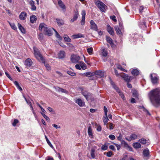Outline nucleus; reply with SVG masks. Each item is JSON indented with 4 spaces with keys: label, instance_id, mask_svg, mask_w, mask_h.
Masks as SVG:
<instances>
[{
    "label": "nucleus",
    "instance_id": "1",
    "mask_svg": "<svg viewBox=\"0 0 160 160\" xmlns=\"http://www.w3.org/2000/svg\"><path fill=\"white\" fill-rule=\"evenodd\" d=\"M152 103L154 105H160V90L158 89L151 90L148 94Z\"/></svg>",
    "mask_w": 160,
    "mask_h": 160
},
{
    "label": "nucleus",
    "instance_id": "2",
    "mask_svg": "<svg viewBox=\"0 0 160 160\" xmlns=\"http://www.w3.org/2000/svg\"><path fill=\"white\" fill-rule=\"evenodd\" d=\"M95 4L98 9L102 12H105L108 9L107 6L103 2L98 0L95 2Z\"/></svg>",
    "mask_w": 160,
    "mask_h": 160
},
{
    "label": "nucleus",
    "instance_id": "3",
    "mask_svg": "<svg viewBox=\"0 0 160 160\" xmlns=\"http://www.w3.org/2000/svg\"><path fill=\"white\" fill-rule=\"evenodd\" d=\"M34 56L37 59L40 61L44 62V59L38 49L36 47H33Z\"/></svg>",
    "mask_w": 160,
    "mask_h": 160
},
{
    "label": "nucleus",
    "instance_id": "4",
    "mask_svg": "<svg viewBox=\"0 0 160 160\" xmlns=\"http://www.w3.org/2000/svg\"><path fill=\"white\" fill-rule=\"evenodd\" d=\"M115 29L117 33L120 35H122V34L123 27L122 25L119 23V26H116L115 27Z\"/></svg>",
    "mask_w": 160,
    "mask_h": 160
},
{
    "label": "nucleus",
    "instance_id": "5",
    "mask_svg": "<svg viewBox=\"0 0 160 160\" xmlns=\"http://www.w3.org/2000/svg\"><path fill=\"white\" fill-rule=\"evenodd\" d=\"M142 157L144 159H147L150 157L149 151L148 148L142 149Z\"/></svg>",
    "mask_w": 160,
    "mask_h": 160
},
{
    "label": "nucleus",
    "instance_id": "6",
    "mask_svg": "<svg viewBox=\"0 0 160 160\" xmlns=\"http://www.w3.org/2000/svg\"><path fill=\"white\" fill-rule=\"evenodd\" d=\"M152 83L155 84L158 82V76L155 73L151 74L150 75Z\"/></svg>",
    "mask_w": 160,
    "mask_h": 160
},
{
    "label": "nucleus",
    "instance_id": "7",
    "mask_svg": "<svg viewBox=\"0 0 160 160\" xmlns=\"http://www.w3.org/2000/svg\"><path fill=\"white\" fill-rule=\"evenodd\" d=\"M120 76L127 82H129L132 79L131 76H128L127 74L124 73L121 74Z\"/></svg>",
    "mask_w": 160,
    "mask_h": 160
},
{
    "label": "nucleus",
    "instance_id": "8",
    "mask_svg": "<svg viewBox=\"0 0 160 160\" xmlns=\"http://www.w3.org/2000/svg\"><path fill=\"white\" fill-rule=\"evenodd\" d=\"M80 59V57L77 55H72L71 57V60L72 63L78 62Z\"/></svg>",
    "mask_w": 160,
    "mask_h": 160
},
{
    "label": "nucleus",
    "instance_id": "9",
    "mask_svg": "<svg viewBox=\"0 0 160 160\" xmlns=\"http://www.w3.org/2000/svg\"><path fill=\"white\" fill-rule=\"evenodd\" d=\"M141 144L144 145L145 146H147L150 144V141L149 139H146L142 138L141 139Z\"/></svg>",
    "mask_w": 160,
    "mask_h": 160
},
{
    "label": "nucleus",
    "instance_id": "10",
    "mask_svg": "<svg viewBox=\"0 0 160 160\" xmlns=\"http://www.w3.org/2000/svg\"><path fill=\"white\" fill-rule=\"evenodd\" d=\"M82 93L88 101L91 98V94L87 91H83L82 92Z\"/></svg>",
    "mask_w": 160,
    "mask_h": 160
},
{
    "label": "nucleus",
    "instance_id": "11",
    "mask_svg": "<svg viewBox=\"0 0 160 160\" xmlns=\"http://www.w3.org/2000/svg\"><path fill=\"white\" fill-rule=\"evenodd\" d=\"M137 138V135L135 134H132L130 136L125 137V139L128 141H131L136 139Z\"/></svg>",
    "mask_w": 160,
    "mask_h": 160
},
{
    "label": "nucleus",
    "instance_id": "12",
    "mask_svg": "<svg viewBox=\"0 0 160 160\" xmlns=\"http://www.w3.org/2000/svg\"><path fill=\"white\" fill-rule=\"evenodd\" d=\"M90 28L94 31H98V27L93 20H91L90 22Z\"/></svg>",
    "mask_w": 160,
    "mask_h": 160
},
{
    "label": "nucleus",
    "instance_id": "13",
    "mask_svg": "<svg viewBox=\"0 0 160 160\" xmlns=\"http://www.w3.org/2000/svg\"><path fill=\"white\" fill-rule=\"evenodd\" d=\"M79 16V13L78 10H76L74 11V14L73 15V18L70 20V22L71 23L74 22L76 21L78 19Z\"/></svg>",
    "mask_w": 160,
    "mask_h": 160
},
{
    "label": "nucleus",
    "instance_id": "14",
    "mask_svg": "<svg viewBox=\"0 0 160 160\" xmlns=\"http://www.w3.org/2000/svg\"><path fill=\"white\" fill-rule=\"evenodd\" d=\"M32 64V62L31 60L28 58L26 60H25L24 64L27 68H28L31 67Z\"/></svg>",
    "mask_w": 160,
    "mask_h": 160
},
{
    "label": "nucleus",
    "instance_id": "15",
    "mask_svg": "<svg viewBox=\"0 0 160 160\" xmlns=\"http://www.w3.org/2000/svg\"><path fill=\"white\" fill-rule=\"evenodd\" d=\"M75 102L81 107L85 106V102L80 98L78 99L75 101Z\"/></svg>",
    "mask_w": 160,
    "mask_h": 160
},
{
    "label": "nucleus",
    "instance_id": "16",
    "mask_svg": "<svg viewBox=\"0 0 160 160\" xmlns=\"http://www.w3.org/2000/svg\"><path fill=\"white\" fill-rule=\"evenodd\" d=\"M113 88L116 90L119 95L121 96L122 99H124V98H125L123 94L122 93V92L119 90V88L115 85H113Z\"/></svg>",
    "mask_w": 160,
    "mask_h": 160
},
{
    "label": "nucleus",
    "instance_id": "17",
    "mask_svg": "<svg viewBox=\"0 0 160 160\" xmlns=\"http://www.w3.org/2000/svg\"><path fill=\"white\" fill-rule=\"evenodd\" d=\"M43 31L46 33V34L49 36L51 35L52 34L51 29L50 28L47 27V26L46 28H44V29L43 30Z\"/></svg>",
    "mask_w": 160,
    "mask_h": 160
},
{
    "label": "nucleus",
    "instance_id": "18",
    "mask_svg": "<svg viewBox=\"0 0 160 160\" xmlns=\"http://www.w3.org/2000/svg\"><path fill=\"white\" fill-rule=\"evenodd\" d=\"M27 16V13L25 12H22L19 15V18L20 20H24L26 19Z\"/></svg>",
    "mask_w": 160,
    "mask_h": 160
},
{
    "label": "nucleus",
    "instance_id": "19",
    "mask_svg": "<svg viewBox=\"0 0 160 160\" xmlns=\"http://www.w3.org/2000/svg\"><path fill=\"white\" fill-rule=\"evenodd\" d=\"M107 30L108 32L111 35L113 36L114 34V32L113 29V28H112L108 24L107 25Z\"/></svg>",
    "mask_w": 160,
    "mask_h": 160
},
{
    "label": "nucleus",
    "instance_id": "20",
    "mask_svg": "<svg viewBox=\"0 0 160 160\" xmlns=\"http://www.w3.org/2000/svg\"><path fill=\"white\" fill-rule=\"evenodd\" d=\"M58 4L59 6L63 10H66V6L63 2L61 0H59L58 2Z\"/></svg>",
    "mask_w": 160,
    "mask_h": 160
},
{
    "label": "nucleus",
    "instance_id": "21",
    "mask_svg": "<svg viewBox=\"0 0 160 160\" xmlns=\"http://www.w3.org/2000/svg\"><path fill=\"white\" fill-rule=\"evenodd\" d=\"M83 74L85 75L86 76L89 77V79H93L92 78V77L94 75V72H88L84 73Z\"/></svg>",
    "mask_w": 160,
    "mask_h": 160
},
{
    "label": "nucleus",
    "instance_id": "22",
    "mask_svg": "<svg viewBox=\"0 0 160 160\" xmlns=\"http://www.w3.org/2000/svg\"><path fill=\"white\" fill-rule=\"evenodd\" d=\"M94 75H97L100 76V77H102L104 76V73L102 71H97L94 72Z\"/></svg>",
    "mask_w": 160,
    "mask_h": 160
},
{
    "label": "nucleus",
    "instance_id": "23",
    "mask_svg": "<svg viewBox=\"0 0 160 160\" xmlns=\"http://www.w3.org/2000/svg\"><path fill=\"white\" fill-rule=\"evenodd\" d=\"M72 37L74 39L80 38H84V35L82 34L81 33H78L76 34L73 35Z\"/></svg>",
    "mask_w": 160,
    "mask_h": 160
},
{
    "label": "nucleus",
    "instance_id": "24",
    "mask_svg": "<svg viewBox=\"0 0 160 160\" xmlns=\"http://www.w3.org/2000/svg\"><path fill=\"white\" fill-rule=\"evenodd\" d=\"M29 4L31 7V9L32 10H35L36 8V7L34 5V2L32 1L31 0L29 1Z\"/></svg>",
    "mask_w": 160,
    "mask_h": 160
},
{
    "label": "nucleus",
    "instance_id": "25",
    "mask_svg": "<svg viewBox=\"0 0 160 160\" xmlns=\"http://www.w3.org/2000/svg\"><path fill=\"white\" fill-rule=\"evenodd\" d=\"M88 134L91 138H92L93 136V135L92 134V129L91 128V127H89L88 131Z\"/></svg>",
    "mask_w": 160,
    "mask_h": 160
},
{
    "label": "nucleus",
    "instance_id": "26",
    "mask_svg": "<svg viewBox=\"0 0 160 160\" xmlns=\"http://www.w3.org/2000/svg\"><path fill=\"white\" fill-rule=\"evenodd\" d=\"M65 53L64 51H60L58 55V58H62L65 57Z\"/></svg>",
    "mask_w": 160,
    "mask_h": 160
},
{
    "label": "nucleus",
    "instance_id": "27",
    "mask_svg": "<svg viewBox=\"0 0 160 160\" xmlns=\"http://www.w3.org/2000/svg\"><path fill=\"white\" fill-rule=\"evenodd\" d=\"M37 18L34 15H32L30 17V22L32 23H34L37 20Z\"/></svg>",
    "mask_w": 160,
    "mask_h": 160
},
{
    "label": "nucleus",
    "instance_id": "28",
    "mask_svg": "<svg viewBox=\"0 0 160 160\" xmlns=\"http://www.w3.org/2000/svg\"><path fill=\"white\" fill-rule=\"evenodd\" d=\"M139 71L136 69L132 70L131 72L132 74L134 76H137L139 74Z\"/></svg>",
    "mask_w": 160,
    "mask_h": 160
},
{
    "label": "nucleus",
    "instance_id": "29",
    "mask_svg": "<svg viewBox=\"0 0 160 160\" xmlns=\"http://www.w3.org/2000/svg\"><path fill=\"white\" fill-rule=\"evenodd\" d=\"M78 63L83 70H85L87 68V67L86 65L83 62H80Z\"/></svg>",
    "mask_w": 160,
    "mask_h": 160
},
{
    "label": "nucleus",
    "instance_id": "30",
    "mask_svg": "<svg viewBox=\"0 0 160 160\" xmlns=\"http://www.w3.org/2000/svg\"><path fill=\"white\" fill-rule=\"evenodd\" d=\"M141 110H142V111H143L146 115H150V114L146 108H145L143 106H142V107L141 106Z\"/></svg>",
    "mask_w": 160,
    "mask_h": 160
},
{
    "label": "nucleus",
    "instance_id": "31",
    "mask_svg": "<svg viewBox=\"0 0 160 160\" xmlns=\"http://www.w3.org/2000/svg\"><path fill=\"white\" fill-rule=\"evenodd\" d=\"M47 25L44 23H42L40 24L39 27V29L40 30H43L44 29V28H46Z\"/></svg>",
    "mask_w": 160,
    "mask_h": 160
},
{
    "label": "nucleus",
    "instance_id": "32",
    "mask_svg": "<svg viewBox=\"0 0 160 160\" xmlns=\"http://www.w3.org/2000/svg\"><path fill=\"white\" fill-rule=\"evenodd\" d=\"M18 28L19 29L22 33H25V30L24 28L22 27L21 24L18 23Z\"/></svg>",
    "mask_w": 160,
    "mask_h": 160
},
{
    "label": "nucleus",
    "instance_id": "33",
    "mask_svg": "<svg viewBox=\"0 0 160 160\" xmlns=\"http://www.w3.org/2000/svg\"><path fill=\"white\" fill-rule=\"evenodd\" d=\"M64 39L65 41L67 42H70L71 41V39L66 34L64 35Z\"/></svg>",
    "mask_w": 160,
    "mask_h": 160
},
{
    "label": "nucleus",
    "instance_id": "34",
    "mask_svg": "<svg viewBox=\"0 0 160 160\" xmlns=\"http://www.w3.org/2000/svg\"><path fill=\"white\" fill-rule=\"evenodd\" d=\"M132 146L136 149L138 148H140V143L138 142H134L133 143Z\"/></svg>",
    "mask_w": 160,
    "mask_h": 160
},
{
    "label": "nucleus",
    "instance_id": "35",
    "mask_svg": "<svg viewBox=\"0 0 160 160\" xmlns=\"http://www.w3.org/2000/svg\"><path fill=\"white\" fill-rule=\"evenodd\" d=\"M14 83L16 86L17 88L20 91H22V88L20 86L18 83L16 81L14 82Z\"/></svg>",
    "mask_w": 160,
    "mask_h": 160
},
{
    "label": "nucleus",
    "instance_id": "36",
    "mask_svg": "<svg viewBox=\"0 0 160 160\" xmlns=\"http://www.w3.org/2000/svg\"><path fill=\"white\" fill-rule=\"evenodd\" d=\"M109 120L108 116H105L103 117V120L104 125H106L107 124L108 121Z\"/></svg>",
    "mask_w": 160,
    "mask_h": 160
},
{
    "label": "nucleus",
    "instance_id": "37",
    "mask_svg": "<svg viewBox=\"0 0 160 160\" xmlns=\"http://www.w3.org/2000/svg\"><path fill=\"white\" fill-rule=\"evenodd\" d=\"M95 152V150L94 149H92L91 151V156L92 158H95V156L94 152Z\"/></svg>",
    "mask_w": 160,
    "mask_h": 160
},
{
    "label": "nucleus",
    "instance_id": "38",
    "mask_svg": "<svg viewBox=\"0 0 160 160\" xmlns=\"http://www.w3.org/2000/svg\"><path fill=\"white\" fill-rule=\"evenodd\" d=\"M45 138L46 139V140L47 141V142L48 144L51 147L52 149H54V148L52 145V144L48 139L47 137L45 135Z\"/></svg>",
    "mask_w": 160,
    "mask_h": 160
},
{
    "label": "nucleus",
    "instance_id": "39",
    "mask_svg": "<svg viewBox=\"0 0 160 160\" xmlns=\"http://www.w3.org/2000/svg\"><path fill=\"white\" fill-rule=\"evenodd\" d=\"M54 30L55 32V36L56 37L58 38L59 40H62V37L60 36L58 32L56 30L54 29Z\"/></svg>",
    "mask_w": 160,
    "mask_h": 160
},
{
    "label": "nucleus",
    "instance_id": "40",
    "mask_svg": "<svg viewBox=\"0 0 160 160\" xmlns=\"http://www.w3.org/2000/svg\"><path fill=\"white\" fill-rule=\"evenodd\" d=\"M108 54V52L105 49H103L102 50V55L103 57H106Z\"/></svg>",
    "mask_w": 160,
    "mask_h": 160
},
{
    "label": "nucleus",
    "instance_id": "41",
    "mask_svg": "<svg viewBox=\"0 0 160 160\" xmlns=\"http://www.w3.org/2000/svg\"><path fill=\"white\" fill-rule=\"evenodd\" d=\"M132 96L136 98H138V95L137 91L134 90L133 91Z\"/></svg>",
    "mask_w": 160,
    "mask_h": 160
},
{
    "label": "nucleus",
    "instance_id": "42",
    "mask_svg": "<svg viewBox=\"0 0 160 160\" xmlns=\"http://www.w3.org/2000/svg\"><path fill=\"white\" fill-rule=\"evenodd\" d=\"M57 21L58 24L59 26L62 25L64 23L63 21L62 20L59 19H57Z\"/></svg>",
    "mask_w": 160,
    "mask_h": 160
},
{
    "label": "nucleus",
    "instance_id": "43",
    "mask_svg": "<svg viewBox=\"0 0 160 160\" xmlns=\"http://www.w3.org/2000/svg\"><path fill=\"white\" fill-rule=\"evenodd\" d=\"M9 24L11 27V28L14 30H16L17 29V28L15 26V24L13 23H10L9 22Z\"/></svg>",
    "mask_w": 160,
    "mask_h": 160
},
{
    "label": "nucleus",
    "instance_id": "44",
    "mask_svg": "<svg viewBox=\"0 0 160 160\" xmlns=\"http://www.w3.org/2000/svg\"><path fill=\"white\" fill-rule=\"evenodd\" d=\"M121 144L123 145L125 147L127 148L129 146L128 143L123 140L121 141Z\"/></svg>",
    "mask_w": 160,
    "mask_h": 160
},
{
    "label": "nucleus",
    "instance_id": "45",
    "mask_svg": "<svg viewBox=\"0 0 160 160\" xmlns=\"http://www.w3.org/2000/svg\"><path fill=\"white\" fill-rule=\"evenodd\" d=\"M87 51L89 54H91L93 51V48L92 47L88 48L87 49Z\"/></svg>",
    "mask_w": 160,
    "mask_h": 160
},
{
    "label": "nucleus",
    "instance_id": "46",
    "mask_svg": "<svg viewBox=\"0 0 160 160\" xmlns=\"http://www.w3.org/2000/svg\"><path fill=\"white\" fill-rule=\"evenodd\" d=\"M108 148V146L106 145V144H105L103 145H102L101 148V149L102 150H106Z\"/></svg>",
    "mask_w": 160,
    "mask_h": 160
},
{
    "label": "nucleus",
    "instance_id": "47",
    "mask_svg": "<svg viewBox=\"0 0 160 160\" xmlns=\"http://www.w3.org/2000/svg\"><path fill=\"white\" fill-rule=\"evenodd\" d=\"M41 113L47 121H50L49 118L45 114L43 113V112H41Z\"/></svg>",
    "mask_w": 160,
    "mask_h": 160
},
{
    "label": "nucleus",
    "instance_id": "48",
    "mask_svg": "<svg viewBox=\"0 0 160 160\" xmlns=\"http://www.w3.org/2000/svg\"><path fill=\"white\" fill-rule=\"evenodd\" d=\"M67 73L69 75L72 76H74L76 75V73H75L71 71H67Z\"/></svg>",
    "mask_w": 160,
    "mask_h": 160
},
{
    "label": "nucleus",
    "instance_id": "49",
    "mask_svg": "<svg viewBox=\"0 0 160 160\" xmlns=\"http://www.w3.org/2000/svg\"><path fill=\"white\" fill-rule=\"evenodd\" d=\"M106 40L107 42L109 43L113 42V40L109 37H106Z\"/></svg>",
    "mask_w": 160,
    "mask_h": 160
},
{
    "label": "nucleus",
    "instance_id": "50",
    "mask_svg": "<svg viewBox=\"0 0 160 160\" xmlns=\"http://www.w3.org/2000/svg\"><path fill=\"white\" fill-rule=\"evenodd\" d=\"M117 68L118 69H120V70H121L122 71H124V72H127V70H126L125 69H124L122 67V66L121 65H118V66Z\"/></svg>",
    "mask_w": 160,
    "mask_h": 160
},
{
    "label": "nucleus",
    "instance_id": "51",
    "mask_svg": "<svg viewBox=\"0 0 160 160\" xmlns=\"http://www.w3.org/2000/svg\"><path fill=\"white\" fill-rule=\"evenodd\" d=\"M19 122V121L17 119H15L14 120V121L13 123H12V125L15 127L16 126L17 124Z\"/></svg>",
    "mask_w": 160,
    "mask_h": 160
},
{
    "label": "nucleus",
    "instance_id": "52",
    "mask_svg": "<svg viewBox=\"0 0 160 160\" xmlns=\"http://www.w3.org/2000/svg\"><path fill=\"white\" fill-rule=\"evenodd\" d=\"M58 91L59 92H64L65 93H67L68 92V91L66 90L59 88Z\"/></svg>",
    "mask_w": 160,
    "mask_h": 160
},
{
    "label": "nucleus",
    "instance_id": "53",
    "mask_svg": "<svg viewBox=\"0 0 160 160\" xmlns=\"http://www.w3.org/2000/svg\"><path fill=\"white\" fill-rule=\"evenodd\" d=\"M112 155V152L111 151H109L107 153L106 156L108 157H110Z\"/></svg>",
    "mask_w": 160,
    "mask_h": 160
},
{
    "label": "nucleus",
    "instance_id": "54",
    "mask_svg": "<svg viewBox=\"0 0 160 160\" xmlns=\"http://www.w3.org/2000/svg\"><path fill=\"white\" fill-rule=\"evenodd\" d=\"M85 17H82V20L81 21V24L83 25L85 24Z\"/></svg>",
    "mask_w": 160,
    "mask_h": 160
},
{
    "label": "nucleus",
    "instance_id": "55",
    "mask_svg": "<svg viewBox=\"0 0 160 160\" xmlns=\"http://www.w3.org/2000/svg\"><path fill=\"white\" fill-rule=\"evenodd\" d=\"M108 137L109 138H110L112 140H114L115 138V137L114 135H110Z\"/></svg>",
    "mask_w": 160,
    "mask_h": 160
},
{
    "label": "nucleus",
    "instance_id": "56",
    "mask_svg": "<svg viewBox=\"0 0 160 160\" xmlns=\"http://www.w3.org/2000/svg\"><path fill=\"white\" fill-rule=\"evenodd\" d=\"M37 105L40 108L42 112L45 113V111L42 107L38 103H37Z\"/></svg>",
    "mask_w": 160,
    "mask_h": 160
},
{
    "label": "nucleus",
    "instance_id": "57",
    "mask_svg": "<svg viewBox=\"0 0 160 160\" xmlns=\"http://www.w3.org/2000/svg\"><path fill=\"white\" fill-rule=\"evenodd\" d=\"M104 112L105 113V116H108L107 115V112H108V109L106 108V107L105 106L104 107Z\"/></svg>",
    "mask_w": 160,
    "mask_h": 160
},
{
    "label": "nucleus",
    "instance_id": "58",
    "mask_svg": "<svg viewBox=\"0 0 160 160\" xmlns=\"http://www.w3.org/2000/svg\"><path fill=\"white\" fill-rule=\"evenodd\" d=\"M110 18L114 22H116L117 21V19H116V17L114 15L110 16Z\"/></svg>",
    "mask_w": 160,
    "mask_h": 160
},
{
    "label": "nucleus",
    "instance_id": "59",
    "mask_svg": "<svg viewBox=\"0 0 160 160\" xmlns=\"http://www.w3.org/2000/svg\"><path fill=\"white\" fill-rule=\"evenodd\" d=\"M141 24L142 25V27L143 29H145L146 28V26L145 22H143Z\"/></svg>",
    "mask_w": 160,
    "mask_h": 160
},
{
    "label": "nucleus",
    "instance_id": "60",
    "mask_svg": "<svg viewBox=\"0 0 160 160\" xmlns=\"http://www.w3.org/2000/svg\"><path fill=\"white\" fill-rule=\"evenodd\" d=\"M114 127V126H113V124L112 123H110L109 125V129L111 130H112L113 129Z\"/></svg>",
    "mask_w": 160,
    "mask_h": 160
},
{
    "label": "nucleus",
    "instance_id": "61",
    "mask_svg": "<svg viewBox=\"0 0 160 160\" xmlns=\"http://www.w3.org/2000/svg\"><path fill=\"white\" fill-rule=\"evenodd\" d=\"M101 130H102V128H101V126L100 125L98 126L97 128V131L98 132H100L101 131Z\"/></svg>",
    "mask_w": 160,
    "mask_h": 160
},
{
    "label": "nucleus",
    "instance_id": "62",
    "mask_svg": "<svg viewBox=\"0 0 160 160\" xmlns=\"http://www.w3.org/2000/svg\"><path fill=\"white\" fill-rule=\"evenodd\" d=\"M38 39L40 40H42L43 38V35L42 33H40L38 35Z\"/></svg>",
    "mask_w": 160,
    "mask_h": 160
},
{
    "label": "nucleus",
    "instance_id": "63",
    "mask_svg": "<svg viewBox=\"0 0 160 160\" xmlns=\"http://www.w3.org/2000/svg\"><path fill=\"white\" fill-rule=\"evenodd\" d=\"M5 74H6V75L11 80H12V78H11V77L9 75L8 73L6 72H5Z\"/></svg>",
    "mask_w": 160,
    "mask_h": 160
},
{
    "label": "nucleus",
    "instance_id": "64",
    "mask_svg": "<svg viewBox=\"0 0 160 160\" xmlns=\"http://www.w3.org/2000/svg\"><path fill=\"white\" fill-rule=\"evenodd\" d=\"M131 102L132 103L136 102V100L133 98H132L131 99Z\"/></svg>",
    "mask_w": 160,
    "mask_h": 160
}]
</instances>
